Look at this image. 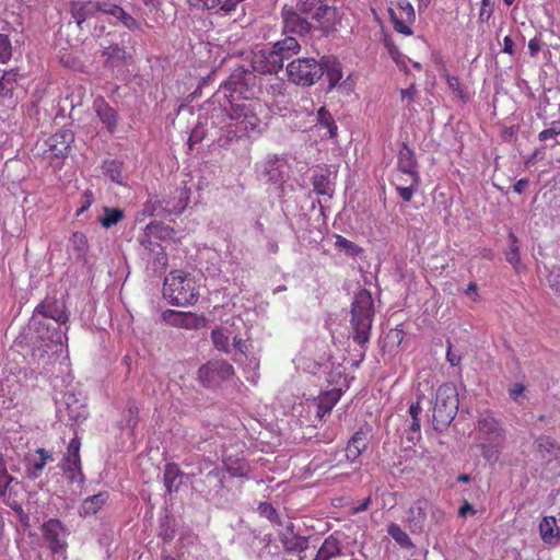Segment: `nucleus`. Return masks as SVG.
Returning <instances> with one entry per match:
<instances>
[{
    "label": "nucleus",
    "instance_id": "1",
    "mask_svg": "<svg viewBox=\"0 0 560 560\" xmlns=\"http://www.w3.org/2000/svg\"><path fill=\"white\" fill-rule=\"evenodd\" d=\"M224 97L226 104L224 110L232 120L240 122L229 124L225 128V137L222 145H231L234 141H240L245 135V68L240 67L235 70L224 83Z\"/></svg>",
    "mask_w": 560,
    "mask_h": 560
},
{
    "label": "nucleus",
    "instance_id": "2",
    "mask_svg": "<svg viewBox=\"0 0 560 560\" xmlns=\"http://www.w3.org/2000/svg\"><path fill=\"white\" fill-rule=\"evenodd\" d=\"M300 44L293 36L277 42L271 49L253 52L252 68L254 72L271 75L282 69L283 61L300 51Z\"/></svg>",
    "mask_w": 560,
    "mask_h": 560
},
{
    "label": "nucleus",
    "instance_id": "3",
    "mask_svg": "<svg viewBox=\"0 0 560 560\" xmlns=\"http://www.w3.org/2000/svg\"><path fill=\"white\" fill-rule=\"evenodd\" d=\"M477 446L482 457L488 462H497L505 442V430L492 413L485 412L479 416L476 424Z\"/></svg>",
    "mask_w": 560,
    "mask_h": 560
},
{
    "label": "nucleus",
    "instance_id": "4",
    "mask_svg": "<svg viewBox=\"0 0 560 560\" xmlns=\"http://www.w3.org/2000/svg\"><path fill=\"white\" fill-rule=\"evenodd\" d=\"M163 296L174 306L194 305L199 298V287L195 277L173 270L164 279Z\"/></svg>",
    "mask_w": 560,
    "mask_h": 560
},
{
    "label": "nucleus",
    "instance_id": "5",
    "mask_svg": "<svg viewBox=\"0 0 560 560\" xmlns=\"http://www.w3.org/2000/svg\"><path fill=\"white\" fill-rule=\"evenodd\" d=\"M374 317L372 295L363 290L355 294L351 307V335L354 342L363 347L370 339Z\"/></svg>",
    "mask_w": 560,
    "mask_h": 560
},
{
    "label": "nucleus",
    "instance_id": "6",
    "mask_svg": "<svg viewBox=\"0 0 560 560\" xmlns=\"http://www.w3.org/2000/svg\"><path fill=\"white\" fill-rule=\"evenodd\" d=\"M285 83L283 80L271 75L247 77V92L257 101L250 104L254 109L258 107L259 114H267V107L277 96L283 95Z\"/></svg>",
    "mask_w": 560,
    "mask_h": 560
},
{
    "label": "nucleus",
    "instance_id": "7",
    "mask_svg": "<svg viewBox=\"0 0 560 560\" xmlns=\"http://www.w3.org/2000/svg\"><path fill=\"white\" fill-rule=\"evenodd\" d=\"M458 410V394L456 387L446 383L438 388L433 408V427L438 431L446 429Z\"/></svg>",
    "mask_w": 560,
    "mask_h": 560
},
{
    "label": "nucleus",
    "instance_id": "8",
    "mask_svg": "<svg viewBox=\"0 0 560 560\" xmlns=\"http://www.w3.org/2000/svg\"><path fill=\"white\" fill-rule=\"evenodd\" d=\"M397 171L407 176L408 185L404 186L398 182L396 190L404 201H410L420 184V175L415 151L406 143H402L397 155Z\"/></svg>",
    "mask_w": 560,
    "mask_h": 560
},
{
    "label": "nucleus",
    "instance_id": "9",
    "mask_svg": "<svg viewBox=\"0 0 560 560\" xmlns=\"http://www.w3.org/2000/svg\"><path fill=\"white\" fill-rule=\"evenodd\" d=\"M298 9L302 14L315 20L325 34L335 32L340 23L337 8L328 5L327 0H300Z\"/></svg>",
    "mask_w": 560,
    "mask_h": 560
},
{
    "label": "nucleus",
    "instance_id": "10",
    "mask_svg": "<svg viewBox=\"0 0 560 560\" xmlns=\"http://www.w3.org/2000/svg\"><path fill=\"white\" fill-rule=\"evenodd\" d=\"M190 189L186 186L176 188L168 199L150 198L143 208L148 215L165 217L182 213L189 202Z\"/></svg>",
    "mask_w": 560,
    "mask_h": 560
},
{
    "label": "nucleus",
    "instance_id": "11",
    "mask_svg": "<svg viewBox=\"0 0 560 560\" xmlns=\"http://www.w3.org/2000/svg\"><path fill=\"white\" fill-rule=\"evenodd\" d=\"M287 74L294 84L310 86L324 75V66L314 58H298L288 63Z\"/></svg>",
    "mask_w": 560,
    "mask_h": 560
},
{
    "label": "nucleus",
    "instance_id": "12",
    "mask_svg": "<svg viewBox=\"0 0 560 560\" xmlns=\"http://www.w3.org/2000/svg\"><path fill=\"white\" fill-rule=\"evenodd\" d=\"M52 319L58 326H66L69 322L70 314L67 311L66 303L62 299L47 295L40 303L36 305L32 315V324L44 323L38 317Z\"/></svg>",
    "mask_w": 560,
    "mask_h": 560
},
{
    "label": "nucleus",
    "instance_id": "13",
    "mask_svg": "<svg viewBox=\"0 0 560 560\" xmlns=\"http://www.w3.org/2000/svg\"><path fill=\"white\" fill-rule=\"evenodd\" d=\"M40 530L43 538L51 553L58 555L66 551L68 547V529L60 520L49 518L43 523Z\"/></svg>",
    "mask_w": 560,
    "mask_h": 560
},
{
    "label": "nucleus",
    "instance_id": "14",
    "mask_svg": "<svg viewBox=\"0 0 560 560\" xmlns=\"http://www.w3.org/2000/svg\"><path fill=\"white\" fill-rule=\"evenodd\" d=\"M233 366L224 361H209L199 371V381L206 387H217L233 375Z\"/></svg>",
    "mask_w": 560,
    "mask_h": 560
},
{
    "label": "nucleus",
    "instance_id": "15",
    "mask_svg": "<svg viewBox=\"0 0 560 560\" xmlns=\"http://www.w3.org/2000/svg\"><path fill=\"white\" fill-rule=\"evenodd\" d=\"M389 14L394 24V30L405 36L412 35L411 24L416 21V13L412 4L408 0L397 2L396 10L390 9Z\"/></svg>",
    "mask_w": 560,
    "mask_h": 560
},
{
    "label": "nucleus",
    "instance_id": "16",
    "mask_svg": "<svg viewBox=\"0 0 560 560\" xmlns=\"http://www.w3.org/2000/svg\"><path fill=\"white\" fill-rule=\"evenodd\" d=\"M162 319L174 327L198 329L206 325V318L192 312L166 310L162 313Z\"/></svg>",
    "mask_w": 560,
    "mask_h": 560
},
{
    "label": "nucleus",
    "instance_id": "17",
    "mask_svg": "<svg viewBox=\"0 0 560 560\" xmlns=\"http://www.w3.org/2000/svg\"><path fill=\"white\" fill-rule=\"evenodd\" d=\"M428 508V500L419 498L408 509L406 523L412 534H421L424 532Z\"/></svg>",
    "mask_w": 560,
    "mask_h": 560
},
{
    "label": "nucleus",
    "instance_id": "18",
    "mask_svg": "<svg viewBox=\"0 0 560 560\" xmlns=\"http://www.w3.org/2000/svg\"><path fill=\"white\" fill-rule=\"evenodd\" d=\"M63 404L68 419L77 424L82 423L89 416L85 398L79 393H66L63 395Z\"/></svg>",
    "mask_w": 560,
    "mask_h": 560
},
{
    "label": "nucleus",
    "instance_id": "19",
    "mask_svg": "<svg viewBox=\"0 0 560 560\" xmlns=\"http://www.w3.org/2000/svg\"><path fill=\"white\" fill-rule=\"evenodd\" d=\"M37 337L45 342V347L50 348L54 346L67 347L68 337L59 326L58 328L51 327L45 323L33 324Z\"/></svg>",
    "mask_w": 560,
    "mask_h": 560
},
{
    "label": "nucleus",
    "instance_id": "20",
    "mask_svg": "<svg viewBox=\"0 0 560 560\" xmlns=\"http://www.w3.org/2000/svg\"><path fill=\"white\" fill-rule=\"evenodd\" d=\"M74 141V135L70 129H60L47 140L49 151L56 158H65L70 152V147Z\"/></svg>",
    "mask_w": 560,
    "mask_h": 560
},
{
    "label": "nucleus",
    "instance_id": "21",
    "mask_svg": "<svg viewBox=\"0 0 560 560\" xmlns=\"http://www.w3.org/2000/svg\"><path fill=\"white\" fill-rule=\"evenodd\" d=\"M93 109L107 131L114 133L118 126L117 110L112 107L102 96H98L94 100Z\"/></svg>",
    "mask_w": 560,
    "mask_h": 560
},
{
    "label": "nucleus",
    "instance_id": "22",
    "mask_svg": "<svg viewBox=\"0 0 560 560\" xmlns=\"http://www.w3.org/2000/svg\"><path fill=\"white\" fill-rule=\"evenodd\" d=\"M282 24L284 34H296L304 36L312 28L311 23L306 19L302 18L298 12L292 10H283Z\"/></svg>",
    "mask_w": 560,
    "mask_h": 560
},
{
    "label": "nucleus",
    "instance_id": "23",
    "mask_svg": "<svg viewBox=\"0 0 560 560\" xmlns=\"http://www.w3.org/2000/svg\"><path fill=\"white\" fill-rule=\"evenodd\" d=\"M0 498L7 506L13 510L21 525L23 527H30V515L24 512L18 499V492L14 490L13 486H10V488L0 491Z\"/></svg>",
    "mask_w": 560,
    "mask_h": 560
},
{
    "label": "nucleus",
    "instance_id": "24",
    "mask_svg": "<svg viewBox=\"0 0 560 560\" xmlns=\"http://www.w3.org/2000/svg\"><path fill=\"white\" fill-rule=\"evenodd\" d=\"M559 454V447L556 442L549 438L541 435L535 441V457L544 463H549Z\"/></svg>",
    "mask_w": 560,
    "mask_h": 560
},
{
    "label": "nucleus",
    "instance_id": "25",
    "mask_svg": "<svg viewBox=\"0 0 560 560\" xmlns=\"http://www.w3.org/2000/svg\"><path fill=\"white\" fill-rule=\"evenodd\" d=\"M285 168V163L279 159H270L259 165V171L275 185L283 183Z\"/></svg>",
    "mask_w": 560,
    "mask_h": 560
},
{
    "label": "nucleus",
    "instance_id": "26",
    "mask_svg": "<svg viewBox=\"0 0 560 560\" xmlns=\"http://www.w3.org/2000/svg\"><path fill=\"white\" fill-rule=\"evenodd\" d=\"M224 465L232 476H245V458L243 453L240 456L235 447L231 446L224 451Z\"/></svg>",
    "mask_w": 560,
    "mask_h": 560
},
{
    "label": "nucleus",
    "instance_id": "27",
    "mask_svg": "<svg viewBox=\"0 0 560 560\" xmlns=\"http://www.w3.org/2000/svg\"><path fill=\"white\" fill-rule=\"evenodd\" d=\"M108 492L102 491L83 500L79 509V515L86 517L96 514L108 500Z\"/></svg>",
    "mask_w": 560,
    "mask_h": 560
},
{
    "label": "nucleus",
    "instance_id": "28",
    "mask_svg": "<svg viewBox=\"0 0 560 560\" xmlns=\"http://www.w3.org/2000/svg\"><path fill=\"white\" fill-rule=\"evenodd\" d=\"M96 9L97 7H95V1L72 2L70 13L77 25L81 27L83 22L97 14Z\"/></svg>",
    "mask_w": 560,
    "mask_h": 560
},
{
    "label": "nucleus",
    "instance_id": "29",
    "mask_svg": "<svg viewBox=\"0 0 560 560\" xmlns=\"http://www.w3.org/2000/svg\"><path fill=\"white\" fill-rule=\"evenodd\" d=\"M539 534L546 544H557L560 540V529L553 516H545L539 523Z\"/></svg>",
    "mask_w": 560,
    "mask_h": 560
},
{
    "label": "nucleus",
    "instance_id": "30",
    "mask_svg": "<svg viewBox=\"0 0 560 560\" xmlns=\"http://www.w3.org/2000/svg\"><path fill=\"white\" fill-rule=\"evenodd\" d=\"M184 474L180 471L179 467L174 463H168L164 467V486L168 493L177 491L183 482Z\"/></svg>",
    "mask_w": 560,
    "mask_h": 560
},
{
    "label": "nucleus",
    "instance_id": "31",
    "mask_svg": "<svg viewBox=\"0 0 560 560\" xmlns=\"http://www.w3.org/2000/svg\"><path fill=\"white\" fill-rule=\"evenodd\" d=\"M102 56L106 57V67L115 68L119 67L125 62L127 58V51L124 47L119 46L116 43H113L108 46L103 47Z\"/></svg>",
    "mask_w": 560,
    "mask_h": 560
},
{
    "label": "nucleus",
    "instance_id": "32",
    "mask_svg": "<svg viewBox=\"0 0 560 560\" xmlns=\"http://www.w3.org/2000/svg\"><path fill=\"white\" fill-rule=\"evenodd\" d=\"M312 184L314 187V191L317 195L326 196L328 198L332 197L334 184L330 180L329 172L327 170H322L318 173H314L312 177Z\"/></svg>",
    "mask_w": 560,
    "mask_h": 560
},
{
    "label": "nucleus",
    "instance_id": "33",
    "mask_svg": "<svg viewBox=\"0 0 560 560\" xmlns=\"http://www.w3.org/2000/svg\"><path fill=\"white\" fill-rule=\"evenodd\" d=\"M340 552L341 545L339 539L330 535L324 540L314 560H331L339 556Z\"/></svg>",
    "mask_w": 560,
    "mask_h": 560
},
{
    "label": "nucleus",
    "instance_id": "34",
    "mask_svg": "<svg viewBox=\"0 0 560 560\" xmlns=\"http://www.w3.org/2000/svg\"><path fill=\"white\" fill-rule=\"evenodd\" d=\"M279 538L288 552L303 551L307 548V539L292 530L291 533H281Z\"/></svg>",
    "mask_w": 560,
    "mask_h": 560
},
{
    "label": "nucleus",
    "instance_id": "35",
    "mask_svg": "<svg viewBox=\"0 0 560 560\" xmlns=\"http://www.w3.org/2000/svg\"><path fill=\"white\" fill-rule=\"evenodd\" d=\"M102 170L104 175L108 177L113 183H116L120 186L127 185L126 177L122 174V163L120 161H105L102 165Z\"/></svg>",
    "mask_w": 560,
    "mask_h": 560
},
{
    "label": "nucleus",
    "instance_id": "36",
    "mask_svg": "<svg viewBox=\"0 0 560 560\" xmlns=\"http://www.w3.org/2000/svg\"><path fill=\"white\" fill-rule=\"evenodd\" d=\"M69 248L74 254L75 258L80 261H86V254L89 250V243L85 234L81 232L72 233L69 240Z\"/></svg>",
    "mask_w": 560,
    "mask_h": 560
},
{
    "label": "nucleus",
    "instance_id": "37",
    "mask_svg": "<svg viewBox=\"0 0 560 560\" xmlns=\"http://www.w3.org/2000/svg\"><path fill=\"white\" fill-rule=\"evenodd\" d=\"M147 235L160 241L172 240L175 235V230L161 222H151L147 225Z\"/></svg>",
    "mask_w": 560,
    "mask_h": 560
},
{
    "label": "nucleus",
    "instance_id": "38",
    "mask_svg": "<svg viewBox=\"0 0 560 560\" xmlns=\"http://www.w3.org/2000/svg\"><path fill=\"white\" fill-rule=\"evenodd\" d=\"M366 442L362 432H357L348 442L346 447V457L350 462H354L365 450Z\"/></svg>",
    "mask_w": 560,
    "mask_h": 560
},
{
    "label": "nucleus",
    "instance_id": "39",
    "mask_svg": "<svg viewBox=\"0 0 560 560\" xmlns=\"http://www.w3.org/2000/svg\"><path fill=\"white\" fill-rule=\"evenodd\" d=\"M422 408L420 406V402H413L409 407V415L411 417V423L409 427L410 435L407 436V439L410 442H415L420 438V418L419 415L421 413Z\"/></svg>",
    "mask_w": 560,
    "mask_h": 560
},
{
    "label": "nucleus",
    "instance_id": "40",
    "mask_svg": "<svg viewBox=\"0 0 560 560\" xmlns=\"http://www.w3.org/2000/svg\"><path fill=\"white\" fill-rule=\"evenodd\" d=\"M61 468L70 482H84V475L82 471L81 460H79V463L75 462L73 464L71 462H67L63 459Z\"/></svg>",
    "mask_w": 560,
    "mask_h": 560
},
{
    "label": "nucleus",
    "instance_id": "41",
    "mask_svg": "<svg viewBox=\"0 0 560 560\" xmlns=\"http://www.w3.org/2000/svg\"><path fill=\"white\" fill-rule=\"evenodd\" d=\"M104 214L98 218L103 228L109 229L124 219V211L119 208H103Z\"/></svg>",
    "mask_w": 560,
    "mask_h": 560
},
{
    "label": "nucleus",
    "instance_id": "42",
    "mask_svg": "<svg viewBox=\"0 0 560 560\" xmlns=\"http://www.w3.org/2000/svg\"><path fill=\"white\" fill-rule=\"evenodd\" d=\"M319 63L324 66V73L327 75L330 88L335 86L342 78L339 63L330 59H324Z\"/></svg>",
    "mask_w": 560,
    "mask_h": 560
},
{
    "label": "nucleus",
    "instance_id": "43",
    "mask_svg": "<svg viewBox=\"0 0 560 560\" xmlns=\"http://www.w3.org/2000/svg\"><path fill=\"white\" fill-rule=\"evenodd\" d=\"M125 427L131 432L136 429L139 422V408L135 400L129 399L124 416Z\"/></svg>",
    "mask_w": 560,
    "mask_h": 560
},
{
    "label": "nucleus",
    "instance_id": "44",
    "mask_svg": "<svg viewBox=\"0 0 560 560\" xmlns=\"http://www.w3.org/2000/svg\"><path fill=\"white\" fill-rule=\"evenodd\" d=\"M509 238L511 241V246L505 252V260L509 264H511L515 270H517L518 266L521 264L518 240H517V237L515 236L514 233H510L509 234Z\"/></svg>",
    "mask_w": 560,
    "mask_h": 560
},
{
    "label": "nucleus",
    "instance_id": "45",
    "mask_svg": "<svg viewBox=\"0 0 560 560\" xmlns=\"http://www.w3.org/2000/svg\"><path fill=\"white\" fill-rule=\"evenodd\" d=\"M139 242L145 249L156 253L158 255H162V264H166L167 258L164 254V249L155 238L147 235V228L144 229L143 234L139 237Z\"/></svg>",
    "mask_w": 560,
    "mask_h": 560
},
{
    "label": "nucleus",
    "instance_id": "46",
    "mask_svg": "<svg viewBox=\"0 0 560 560\" xmlns=\"http://www.w3.org/2000/svg\"><path fill=\"white\" fill-rule=\"evenodd\" d=\"M388 535L401 547L411 548L413 544L406 532H404L399 525L392 523L388 526Z\"/></svg>",
    "mask_w": 560,
    "mask_h": 560
},
{
    "label": "nucleus",
    "instance_id": "47",
    "mask_svg": "<svg viewBox=\"0 0 560 560\" xmlns=\"http://www.w3.org/2000/svg\"><path fill=\"white\" fill-rule=\"evenodd\" d=\"M317 121L318 124L328 130L329 137L336 136L337 125L331 116V114L326 109V107L322 106L317 110Z\"/></svg>",
    "mask_w": 560,
    "mask_h": 560
},
{
    "label": "nucleus",
    "instance_id": "48",
    "mask_svg": "<svg viewBox=\"0 0 560 560\" xmlns=\"http://www.w3.org/2000/svg\"><path fill=\"white\" fill-rule=\"evenodd\" d=\"M339 392L327 393L323 398H320L317 405V415L319 417H323L325 413H328L332 409L335 404L339 400Z\"/></svg>",
    "mask_w": 560,
    "mask_h": 560
},
{
    "label": "nucleus",
    "instance_id": "49",
    "mask_svg": "<svg viewBox=\"0 0 560 560\" xmlns=\"http://www.w3.org/2000/svg\"><path fill=\"white\" fill-rule=\"evenodd\" d=\"M110 15L116 18L124 26L130 31H135L140 27V23L128 12H126L120 5H117L114 10V13Z\"/></svg>",
    "mask_w": 560,
    "mask_h": 560
},
{
    "label": "nucleus",
    "instance_id": "50",
    "mask_svg": "<svg viewBox=\"0 0 560 560\" xmlns=\"http://www.w3.org/2000/svg\"><path fill=\"white\" fill-rule=\"evenodd\" d=\"M232 332L228 331L226 328H215L211 331V338L215 350H228L229 339Z\"/></svg>",
    "mask_w": 560,
    "mask_h": 560
},
{
    "label": "nucleus",
    "instance_id": "51",
    "mask_svg": "<svg viewBox=\"0 0 560 560\" xmlns=\"http://www.w3.org/2000/svg\"><path fill=\"white\" fill-rule=\"evenodd\" d=\"M525 389L526 388L523 383L516 382L509 385L508 393L512 400L518 405H523L526 400Z\"/></svg>",
    "mask_w": 560,
    "mask_h": 560
},
{
    "label": "nucleus",
    "instance_id": "52",
    "mask_svg": "<svg viewBox=\"0 0 560 560\" xmlns=\"http://www.w3.org/2000/svg\"><path fill=\"white\" fill-rule=\"evenodd\" d=\"M80 447H81V441L78 436H74L67 448V453L63 456V459L71 463H79L81 460L80 457Z\"/></svg>",
    "mask_w": 560,
    "mask_h": 560
},
{
    "label": "nucleus",
    "instance_id": "53",
    "mask_svg": "<svg viewBox=\"0 0 560 560\" xmlns=\"http://www.w3.org/2000/svg\"><path fill=\"white\" fill-rule=\"evenodd\" d=\"M335 246L352 256L358 255L361 252V248L358 245L341 235L336 236Z\"/></svg>",
    "mask_w": 560,
    "mask_h": 560
},
{
    "label": "nucleus",
    "instance_id": "54",
    "mask_svg": "<svg viewBox=\"0 0 560 560\" xmlns=\"http://www.w3.org/2000/svg\"><path fill=\"white\" fill-rule=\"evenodd\" d=\"M445 80H446V83H447V86L448 89L456 93L457 96L463 100V101H466L467 100V94L466 92L464 91V89L462 88V83L459 81V78L456 77V75H451L448 73H445Z\"/></svg>",
    "mask_w": 560,
    "mask_h": 560
},
{
    "label": "nucleus",
    "instance_id": "55",
    "mask_svg": "<svg viewBox=\"0 0 560 560\" xmlns=\"http://www.w3.org/2000/svg\"><path fill=\"white\" fill-rule=\"evenodd\" d=\"M16 81V73L4 72L0 79V95L7 96L11 94L12 85Z\"/></svg>",
    "mask_w": 560,
    "mask_h": 560
},
{
    "label": "nucleus",
    "instance_id": "56",
    "mask_svg": "<svg viewBox=\"0 0 560 560\" xmlns=\"http://www.w3.org/2000/svg\"><path fill=\"white\" fill-rule=\"evenodd\" d=\"M14 477L9 475L7 470V464L3 456L0 454V491L5 490L12 486Z\"/></svg>",
    "mask_w": 560,
    "mask_h": 560
},
{
    "label": "nucleus",
    "instance_id": "57",
    "mask_svg": "<svg viewBox=\"0 0 560 560\" xmlns=\"http://www.w3.org/2000/svg\"><path fill=\"white\" fill-rule=\"evenodd\" d=\"M547 282L550 289L560 296V267H552L547 276Z\"/></svg>",
    "mask_w": 560,
    "mask_h": 560
},
{
    "label": "nucleus",
    "instance_id": "58",
    "mask_svg": "<svg viewBox=\"0 0 560 560\" xmlns=\"http://www.w3.org/2000/svg\"><path fill=\"white\" fill-rule=\"evenodd\" d=\"M12 56V47L9 37L0 34V62L5 63Z\"/></svg>",
    "mask_w": 560,
    "mask_h": 560
},
{
    "label": "nucleus",
    "instance_id": "59",
    "mask_svg": "<svg viewBox=\"0 0 560 560\" xmlns=\"http://www.w3.org/2000/svg\"><path fill=\"white\" fill-rule=\"evenodd\" d=\"M94 202V195L92 190L86 189L81 196L80 199V207L78 208L75 215L80 217L82 213H84Z\"/></svg>",
    "mask_w": 560,
    "mask_h": 560
},
{
    "label": "nucleus",
    "instance_id": "60",
    "mask_svg": "<svg viewBox=\"0 0 560 560\" xmlns=\"http://www.w3.org/2000/svg\"><path fill=\"white\" fill-rule=\"evenodd\" d=\"M45 466H46V462H44V459H40V458L30 463V465L27 467V471H26L27 477L32 480L37 479L40 476V472L43 471Z\"/></svg>",
    "mask_w": 560,
    "mask_h": 560
},
{
    "label": "nucleus",
    "instance_id": "61",
    "mask_svg": "<svg viewBox=\"0 0 560 560\" xmlns=\"http://www.w3.org/2000/svg\"><path fill=\"white\" fill-rule=\"evenodd\" d=\"M384 46L386 47L389 56L392 57V59L397 63H401L402 62V54L399 51L398 47L394 44V42L392 40V38L389 37H385L384 39Z\"/></svg>",
    "mask_w": 560,
    "mask_h": 560
},
{
    "label": "nucleus",
    "instance_id": "62",
    "mask_svg": "<svg viewBox=\"0 0 560 560\" xmlns=\"http://www.w3.org/2000/svg\"><path fill=\"white\" fill-rule=\"evenodd\" d=\"M557 136H560V121H552L550 128L539 132L538 138L540 141H546Z\"/></svg>",
    "mask_w": 560,
    "mask_h": 560
},
{
    "label": "nucleus",
    "instance_id": "63",
    "mask_svg": "<svg viewBox=\"0 0 560 560\" xmlns=\"http://www.w3.org/2000/svg\"><path fill=\"white\" fill-rule=\"evenodd\" d=\"M206 136V131L202 126L197 125L190 132L188 138V147L191 150L195 144L200 143Z\"/></svg>",
    "mask_w": 560,
    "mask_h": 560
},
{
    "label": "nucleus",
    "instance_id": "64",
    "mask_svg": "<svg viewBox=\"0 0 560 560\" xmlns=\"http://www.w3.org/2000/svg\"><path fill=\"white\" fill-rule=\"evenodd\" d=\"M159 535L162 537L164 541H170L175 536V529L171 524V521L166 518L161 523Z\"/></svg>",
    "mask_w": 560,
    "mask_h": 560
}]
</instances>
